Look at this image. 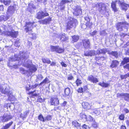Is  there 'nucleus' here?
Masks as SVG:
<instances>
[{"label": "nucleus", "mask_w": 129, "mask_h": 129, "mask_svg": "<svg viewBox=\"0 0 129 129\" xmlns=\"http://www.w3.org/2000/svg\"><path fill=\"white\" fill-rule=\"evenodd\" d=\"M93 122L92 124V126L94 128L97 127L98 126L97 123L94 121Z\"/></svg>", "instance_id": "obj_51"}, {"label": "nucleus", "mask_w": 129, "mask_h": 129, "mask_svg": "<svg viewBox=\"0 0 129 129\" xmlns=\"http://www.w3.org/2000/svg\"><path fill=\"white\" fill-rule=\"evenodd\" d=\"M13 9V7H9L8 9V11L7 13L8 15L9 14H11L12 12V9Z\"/></svg>", "instance_id": "obj_42"}, {"label": "nucleus", "mask_w": 129, "mask_h": 129, "mask_svg": "<svg viewBox=\"0 0 129 129\" xmlns=\"http://www.w3.org/2000/svg\"><path fill=\"white\" fill-rule=\"evenodd\" d=\"M76 82L77 86H78L79 85L81 84L82 83L81 80L79 79H77L76 81Z\"/></svg>", "instance_id": "obj_44"}, {"label": "nucleus", "mask_w": 129, "mask_h": 129, "mask_svg": "<svg viewBox=\"0 0 129 129\" xmlns=\"http://www.w3.org/2000/svg\"><path fill=\"white\" fill-rule=\"evenodd\" d=\"M85 121H89L91 122H93L94 121L93 118L90 116H89L87 117V118L85 119Z\"/></svg>", "instance_id": "obj_35"}, {"label": "nucleus", "mask_w": 129, "mask_h": 129, "mask_svg": "<svg viewBox=\"0 0 129 129\" xmlns=\"http://www.w3.org/2000/svg\"><path fill=\"white\" fill-rule=\"evenodd\" d=\"M82 127L83 128H84L85 129H88V128H89V127L87 125L85 124H83L82 126Z\"/></svg>", "instance_id": "obj_62"}, {"label": "nucleus", "mask_w": 129, "mask_h": 129, "mask_svg": "<svg viewBox=\"0 0 129 129\" xmlns=\"http://www.w3.org/2000/svg\"><path fill=\"white\" fill-rule=\"evenodd\" d=\"M115 2L116 3L118 4L120 6H121L124 3L123 0L121 1L119 0H116Z\"/></svg>", "instance_id": "obj_38"}, {"label": "nucleus", "mask_w": 129, "mask_h": 129, "mask_svg": "<svg viewBox=\"0 0 129 129\" xmlns=\"http://www.w3.org/2000/svg\"><path fill=\"white\" fill-rule=\"evenodd\" d=\"M19 41H16L15 42V45L16 47H18L19 46Z\"/></svg>", "instance_id": "obj_64"}, {"label": "nucleus", "mask_w": 129, "mask_h": 129, "mask_svg": "<svg viewBox=\"0 0 129 129\" xmlns=\"http://www.w3.org/2000/svg\"><path fill=\"white\" fill-rule=\"evenodd\" d=\"M7 20V18L4 15H2L0 17V20L6 21Z\"/></svg>", "instance_id": "obj_48"}, {"label": "nucleus", "mask_w": 129, "mask_h": 129, "mask_svg": "<svg viewBox=\"0 0 129 129\" xmlns=\"http://www.w3.org/2000/svg\"><path fill=\"white\" fill-rule=\"evenodd\" d=\"M12 118L11 115L9 114L5 113L0 116V122H5L10 120Z\"/></svg>", "instance_id": "obj_5"}, {"label": "nucleus", "mask_w": 129, "mask_h": 129, "mask_svg": "<svg viewBox=\"0 0 129 129\" xmlns=\"http://www.w3.org/2000/svg\"><path fill=\"white\" fill-rule=\"evenodd\" d=\"M50 102L51 105L54 106H57L59 104V100L57 97L51 98Z\"/></svg>", "instance_id": "obj_11"}, {"label": "nucleus", "mask_w": 129, "mask_h": 129, "mask_svg": "<svg viewBox=\"0 0 129 129\" xmlns=\"http://www.w3.org/2000/svg\"><path fill=\"white\" fill-rule=\"evenodd\" d=\"M64 92L66 96H68L70 93V89L69 88H67L65 89Z\"/></svg>", "instance_id": "obj_37"}, {"label": "nucleus", "mask_w": 129, "mask_h": 129, "mask_svg": "<svg viewBox=\"0 0 129 129\" xmlns=\"http://www.w3.org/2000/svg\"><path fill=\"white\" fill-rule=\"evenodd\" d=\"M100 35L102 36H105L106 35L105 30H102L100 32Z\"/></svg>", "instance_id": "obj_47"}, {"label": "nucleus", "mask_w": 129, "mask_h": 129, "mask_svg": "<svg viewBox=\"0 0 129 129\" xmlns=\"http://www.w3.org/2000/svg\"><path fill=\"white\" fill-rule=\"evenodd\" d=\"M38 119L40 120L43 122L45 121V118H44L41 114H40L38 116Z\"/></svg>", "instance_id": "obj_43"}, {"label": "nucleus", "mask_w": 129, "mask_h": 129, "mask_svg": "<svg viewBox=\"0 0 129 129\" xmlns=\"http://www.w3.org/2000/svg\"><path fill=\"white\" fill-rule=\"evenodd\" d=\"M43 78V77L41 74H39L37 76V79L41 80Z\"/></svg>", "instance_id": "obj_50"}, {"label": "nucleus", "mask_w": 129, "mask_h": 129, "mask_svg": "<svg viewBox=\"0 0 129 129\" xmlns=\"http://www.w3.org/2000/svg\"><path fill=\"white\" fill-rule=\"evenodd\" d=\"M123 98L126 101L129 102V94L124 93Z\"/></svg>", "instance_id": "obj_27"}, {"label": "nucleus", "mask_w": 129, "mask_h": 129, "mask_svg": "<svg viewBox=\"0 0 129 129\" xmlns=\"http://www.w3.org/2000/svg\"><path fill=\"white\" fill-rule=\"evenodd\" d=\"M13 122V121H11L8 123L6 124L4 126H3L1 129H8L11 126Z\"/></svg>", "instance_id": "obj_23"}, {"label": "nucleus", "mask_w": 129, "mask_h": 129, "mask_svg": "<svg viewBox=\"0 0 129 129\" xmlns=\"http://www.w3.org/2000/svg\"><path fill=\"white\" fill-rule=\"evenodd\" d=\"M123 67L124 68L127 69L129 70V63L124 66Z\"/></svg>", "instance_id": "obj_61"}, {"label": "nucleus", "mask_w": 129, "mask_h": 129, "mask_svg": "<svg viewBox=\"0 0 129 129\" xmlns=\"http://www.w3.org/2000/svg\"><path fill=\"white\" fill-rule=\"evenodd\" d=\"M124 116L123 114L120 115L119 117V118L121 120H123L124 117Z\"/></svg>", "instance_id": "obj_60"}, {"label": "nucleus", "mask_w": 129, "mask_h": 129, "mask_svg": "<svg viewBox=\"0 0 129 129\" xmlns=\"http://www.w3.org/2000/svg\"><path fill=\"white\" fill-rule=\"evenodd\" d=\"M83 46L86 49L90 48V45L88 39H86L82 41Z\"/></svg>", "instance_id": "obj_15"}, {"label": "nucleus", "mask_w": 129, "mask_h": 129, "mask_svg": "<svg viewBox=\"0 0 129 129\" xmlns=\"http://www.w3.org/2000/svg\"><path fill=\"white\" fill-rule=\"evenodd\" d=\"M48 15L49 14L47 13H44L43 11H40L37 13V18L38 19H40Z\"/></svg>", "instance_id": "obj_9"}, {"label": "nucleus", "mask_w": 129, "mask_h": 129, "mask_svg": "<svg viewBox=\"0 0 129 129\" xmlns=\"http://www.w3.org/2000/svg\"><path fill=\"white\" fill-rule=\"evenodd\" d=\"M10 3V1L5 0L4 1V3L5 5H8Z\"/></svg>", "instance_id": "obj_49"}, {"label": "nucleus", "mask_w": 129, "mask_h": 129, "mask_svg": "<svg viewBox=\"0 0 129 129\" xmlns=\"http://www.w3.org/2000/svg\"><path fill=\"white\" fill-rule=\"evenodd\" d=\"M111 7L113 9V10L115 12H116L117 11V9L116 7L115 2H113L111 5Z\"/></svg>", "instance_id": "obj_26"}, {"label": "nucleus", "mask_w": 129, "mask_h": 129, "mask_svg": "<svg viewBox=\"0 0 129 129\" xmlns=\"http://www.w3.org/2000/svg\"><path fill=\"white\" fill-rule=\"evenodd\" d=\"M96 6L98 7L99 11L101 14L104 15H107L106 14L108 13V12L105 4L102 3H99L96 4Z\"/></svg>", "instance_id": "obj_3"}, {"label": "nucleus", "mask_w": 129, "mask_h": 129, "mask_svg": "<svg viewBox=\"0 0 129 129\" xmlns=\"http://www.w3.org/2000/svg\"><path fill=\"white\" fill-rule=\"evenodd\" d=\"M108 49L106 48L101 49H98L96 51V55H98L97 56L95 57V59L96 60L101 59L103 60L105 59L106 57L105 56H99V55L101 54H105L106 52H107Z\"/></svg>", "instance_id": "obj_2"}, {"label": "nucleus", "mask_w": 129, "mask_h": 129, "mask_svg": "<svg viewBox=\"0 0 129 129\" xmlns=\"http://www.w3.org/2000/svg\"><path fill=\"white\" fill-rule=\"evenodd\" d=\"M35 91H33L30 92V94H32L33 96H38V94H37L36 93H34V92H35Z\"/></svg>", "instance_id": "obj_58"}, {"label": "nucleus", "mask_w": 129, "mask_h": 129, "mask_svg": "<svg viewBox=\"0 0 129 129\" xmlns=\"http://www.w3.org/2000/svg\"><path fill=\"white\" fill-rule=\"evenodd\" d=\"M57 46H51L50 47V50L52 52H56Z\"/></svg>", "instance_id": "obj_40"}, {"label": "nucleus", "mask_w": 129, "mask_h": 129, "mask_svg": "<svg viewBox=\"0 0 129 129\" xmlns=\"http://www.w3.org/2000/svg\"><path fill=\"white\" fill-rule=\"evenodd\" d=\"M49 82L50 81L48 79L47 77H46L42 82L39 84V85H44L45 84L49 83Z\"/></svg>", "instance_id": "obj_24"}, {"label": "nucleus", "mask_w": 129, "mask_h": 129, "mask_svg": "<svg viewBox=\"0 0 129 129\" xmlns=\"http://www.w3.org/2000/svg\"><path fill=\"white\" fill-rule=\"evenodd\" d=\"M69 2V1L68 0H62L60 3L59 5L65 6V4Z\"/></svg>", "instance_id": "obj_34"}, {"label": "nucleus", "mask_w": 129, "mask_h": 129, "mask_svg": "<svg viewBox=\"0 0 129 129\" xmlns=\"http://www.w3.org/2000/svg\"><path fill=\"white\" fill-rule=\"evenodd\" d=\"M42 61L43 62L46 63L48 64H50L51 62L49 58L46 57L43 58H42Z\"/></svg>", "instance_id": "obj_32"}, {"label": "nucleus", "mask_w": 129, "mask_h": 129, "mask_svg": "<svg viewBox=\"0 0 129 129\" xmlns=\"http://www.w3.org/2000/svg\"><path fill=\"white\" fill-rule=\"evenodd\" d=\"M82 105L83 108L85 109H89L91 107L90 105L87 102H83L82 103Z\"/></svg>", "instance_id": "obj_19"}, {"label": "nucleus", "mask_w": 129, "mask_h": 129, "mask_svg": "<svg viewBox=\"0 0 129 129\" xmlns=\"http://www.w3.org/2000/svg\"><path fill=\"white\" fill-rule=\"evenodd\" d=\"M127 35L126 34H124L123 33H121L120 34V35L121 37V41H125V40H124V39L123 38L124 37H126V36Z\"/></svg>", "instance_id": "obj_41"}, {"label": "nucleus", "mask_w": 129, "mask_h": 129, "mask_svg": "<svg viewBox=\"0 0 129 129\" xmlns=\"http://www.w3.org/2000/svg\"><path fill=\"white\" fill-rule=\"evenodd\" d=\"M84 19L87 22H88L90 21V18L89 16H87L85 17Z\"/></svg>", "instance_id": "obj_53"}, {"label": "nucleus", "mask_w": 129, "mask_h": 129, "mask_svg": "<svg viewBox=\"0 0 129 129\" xmlns=\"http://www.w3.org/2000/svg\"><path fill=\"white\" fill-rule=\"evenodd\" d=\"M5 87V85L4 84H0V91L2 93L9 95L11 92L9 90V87Z\"/></svg>", "instance_id": "obj_7"}, {"label": "nucleus", "mask_w": 129, "mask_h": 129, "mask_svg": "<svg viewBox=\"0 0 129 129\" xmlns=\"http://www.w3.org/2000/svg\"><path fill=\"white\" fill-rule=\"evenodd\" d=\"M93 113L95 114L96 115H100L101 113L100 111L98 109H94L93 110Z\"/></svg>", "instance_id": "obj_33"}, {"label": "nucleus", "mask_w": 129, "mask_h": 129, "mask_svg": "<svg viewBox=\"0 0 129 129\" xmlns=\"http://www.w3.org/2000/svg\"><path fill=\"white\" fill-rule=\"evenodd\" d=\"M19 58H15V59H13V57H12V58H11L9 59V61H14L16 60H19Z\"/></svg>", "instance_id": "obj_59"}, {"label": "nucleus", "mask_w": 129, "mask_h": 129, "mask_svg": "<svg viewBox=\"0 0 129 129\" xmlns=\"http://www.w3.org/2000/svg\"><path fill=\"white\" fill-rule=\"evenodd\" d=\"M86 22V26L89 27L92 24V23L90 22V21H89V22Z\"/></svg>", "instance_id": "obj_52"}, {"label": "nucleus", "mask_w": 129, "mask_h": 129, "mask_svg": "<svg viewBox=\"0 0 129 129\" xmlns=\"http://www.w3.org/2000/svg\"><path fill=\"white\" fill-rule=\"evenodd\" d=\"M73 125L75 126V128H78V129H80V124H79L78 122L76 121H74L72 122Z\"/></svg>", "instance_id": "obj_21"}, {"label": "nucleus", "mask_w": 129, "mask_h": 129, "mask_svg": "<svg viewBox=\"0 0 129 129\" xmlns=\"http://www.w3.org/2000/svg\"><path fill=\"white\" fill-rule=\"evenodd\" d=\"M52 118L51 116L50 115H47L45 118V121H49Z\"/></svg>", "instance_id": "obj_45"}, {"label": "nucleus", "mask_w": 129, "mask_h": 129, "mask_svg": "<svg viewBox=\"0 0 129 129\" xmlns=\"http://www.w3.org/2000/svg\"><path fill=\"white\" fill-rule=\"evenodd\" d=\"M88 80L93 83H96L98 81V79L91 75L88 77Z\"/></svg>", "instance_id": "obj_14"}, {"label": "nucleus", "mask_w": 129, "mask_h": 129, "mask_svg": "<svg viewBox=\"0 0 129 129\" xmlns=\"http://www.w3.org/2000/svg\"><path fill=\"white\" fill-rule=\"evenodd\" d=\"M64 51V49L61 48L59 46H57V50L56 52L59 53H61L62 52Z\"/></svg>", "instance_id": "obj_31"}, {"label": "nucleus", "mask_w": 129, "mask_h": 129, "mask_svg": "<svg viewBox=\"0 0 129 129\" xmlns=\"http://www.w3.org/2000/svg\"><path fill=\"white\" fill-rule=\"evenodd\" d=\"M77 24V21L76 19H72V20L69 22L67 25V29H71V28H74Z\"/></svg>", "instance_id": "obj_6"}, {"label": "nucleus", "mask_w": 129, "mask_h": 129, "mask_svg": "<svg viewBox=\"0 0 129 129\" xmlns=\"http://www.w3.org/2000/svg\"><path fill=\"white\" fill-rule=\"evenodd\" d=\"M51 20V18L50 17H49L47 18H46L45 19L43 20H39V22L40 24H47L49 23L50 21Z\"/></svg>", "instance_id": "obj_17"}, {"label": "nucleus", "mask_w": 129, "mask_h": 129, "mask_svg": "<svg viewBox=\"0 0 129 129\" xmlns=\"http://www.w3.org/2000/svg\"><path fill=\"white\" fill-rule=\"evenodd\" d=\"M59 38L61 41H66L68 39V38L66 36L64 33L60 34L58 37Z\"/></svg>", "instance_id": "obj_16"}, {"label": "nucleus", "mask_w": 129, "mask_h": 129, "mask_svg": "<svg viewBox=\"0 0 129 129\" xmlns=\"http://www.w3.org/2000/svg\"><path fill=\"white\" fill-rule=\"evenodd\" d=\"M78 92L79 93H81L83 92V88L82 87L79 88L78 90Z\"/></svg>", "instance_id": "obj_63"}, {"label": "nucleus", "mask_w": 129, "mask_h": 129, "mask_svg": "<svg viewBox=\"0 0 129 129\" xmlns=\"http://www.w3.org/2000/svg\"><path fill=\"white\" fill-rule=\"evenodd\" d=\"M117 29L119 31H122L123 30V28H124L126 30L129 28V25L125 22H120L117 24Z\"/></svg>", "instance_id": "obj_4"}, {"label": "nucleus", "mask_w": 129, "mask_h": 129, "mask_svg": "<svg viewBox=\"0 0 129 129\" xmlns=\"http://www.w3.org/2000/svg\"><path fill=\"white\" fill-rule=\"evenodd\" d=\"M8 100L10 101H14L15 100V98L14 96L11 92L8 95Z\"/></svg>", "instance_id": "obj_22"}, {"label": "nucleus", "mask_w": 129, "mask_h": 129, "mask_svg": "<svg viewBox=\"0 0 129 129\" xmlns=\"http://www.w3.org/2000/svg\"><path fill=\"white\" fill-rule=\"evenodd\" d=\"M34 23V22H29L26 23L24 27H25V30L26 32L31 30L32 28V26Z\"/></svg>", "instance_id": "obj_8"}, {"label": "nucleus", "mask_w": 129, "mask_h": 129, "mask_svg": "<svg viewBox=\"0 0 129 129\" xmlns=\"http://www.w3.org/2000/svg\"><path fill=\"white\" fill-rule=\"evenodd\" d=\"M124 93H118L117 94V96L118 97H121L123 98Z\"/></svg>", "instance_id": "obj_55"}, {"label": "nucleus", "mask_w": 129, "mask_h": 129, "mask_svg": "<svg viewBox=\"0 0 129 129\" xmlns=\"http://www.w3.org/2000/svg\"><path fill=\"white\" fill-rule=\"evenodd\" d=\"M72 41L73 42L77 41L79 39V37L78 36L74 35L72 36Z\"/></svg>", "instance_id": "obj_28"}, {"label": "nucleus", "mask_w": 129, "mask_h": 129, "mask_svg": "<svg viewBox=\"0 0 129 129\" xmlns=\"http://www.w3.org/2000/svg\"><path fill=\"white\" fill-rule=\"evenodd\" d=\"M119 63L118 61L117 60H113L111 61V64L110 66V67L112 68H116L118 65Z\"/></svg>", "instance_id": "obj_18"}, {"label": "nucleus", "mask_w": 129, "mask_h": 129, "mask_svg": "<svg viewBox=\"0 0 129 129\" xmlns=\"http://www.w3.org/2000/svg\"><path fill=\"white\" fill-rule=\"evenodd\" d=\"M27 112L26 111H25L24 112L23 114L21 113L20 115V117L21 118H22V119L25 118L26 116Z\"/></svg>", "instance_id": "obj_36"}, {"label": "nucleus", "mask_w": 129, "mask_h": 129, "mask_svg": "<svg viewBox=\"0 0 129 129\" xmlns=\"http://www.w3.org/2000/svg\"><path fill=\"white\" fill-rule=\"evenodd\" d=\"M128 62H129V57H125L123 58V60L121 62V64L124 65Z\"/></svg>", "instance_id": "obj_29"}, {"label": "nucleus", "mask_w": 129, "mask_h": 129, "mask_svg": "<svg viewBox=\"0 0 129 129\" xmlns=\"http://www.w3.org/2000/svg\"><path fill=\"white\" fill-rule=\"evenodd\" d=\"M97 31L96 30L94 31L93 32H90V34L92 36H93L94 35H96L97 33Z\"/></svg>", "instance_id": "obj_54"}, {"label": "nucleus", "mask_w": 129, "mask_h": 129, "mask_svg": "<svg viewBox=\"0 0 129 129\" xmlns=\"http://www.w3.org/2000/svg\"><path fill=\"white\" fill-rule=\"evenodd\" d=\"M82 13V9L80 7L78 6H77L74 12H73V14L75 16H78L81 15Z\"/></svg>", "instance_id": "obj_12"}, {"label": "nucleus", "mask_w": 129, "mask_h": 129, "mask_svg": "<svg viewBox=\"0 0 129 129\" xmlns=\"http://www.w3.org/2000/svg\"><path fill=\"white\" fill-rule=\"evenodd\" d=\"M110 55H112L117 58L118 56V53L116 51H113L110 50L108 49L107 52Z\"/></svg>", "instance_id": "obj_20"}, {"label": "nucleus", "mask_w": 129, "mask_h": 129, "mask_svg": "<svg viewBox=\"0 0 129 129\" xmlns=\"http://www.w3.org/2000/svg\"><path fill=\"white\" fill-rule=\"evenodd\" d=\"M95 55H96V51L94 50L87 51L84 53V55L86 56H92Z\"/></svg>", "instance_id": "obj_13"}, {"label": "nucleus", "mask_w": 129, "mask_h": 129, "mask_svg": "<svg viewBox=\"0 0 129 129\" xmlns=\"http://www.w3.org/2000/svg\"><path fill=\"white\" fill-rule=\"evenodd\" d=\"M98 84L101 86L105 87H107L109 85V84L107 83H105L104 82H100Z\"/></svg>", "instance_id": "obj_25"}, {"label": "nucleus", "mask_w": 129, "mask_h": 129, "mask_svg": "<svg viewBox=\"0 0 129 129\" xmlns=\"http://www.w3.org/2000/svg\"><path fill=\"white\" fill-rule=\"evenodd\" d=\"M128 4L124 3L123 5L121 6L122 9L126 11L127 9V7Z\"/></svg>", "instance_id": "obj_39"}, {"label": "nucleus", "mask_w": 129, "mask_h": 129, "mask_svg": "<svg viewBox=\"0 0 129 129\" xmlns=\"http://www.w3.org/2000/svg\"><path fill=\"white\" fill-rule=\"evenodd\" d=\"M5 33L6 35L14 38H16V37L18 34L17 32L13 30H12L11 31H6L5 32Z\"/></svg>", "instance_id": "obj_10"}, {"label": "nucleus", "mask_w": 129, "mask_h": 129, "mask_svg": "<svg viewBox=\"0 0 129 129\" xmlns=\"http://www.w3.org/2000/svg\"><path fill=\"white\" fill-rule=\"evenodd\" d=\"M80 117L82 119H84V121H85V119L87 118V117L86 116L85 114L81 113L80 115Z\"/></svg>", "instance_id": "obj_46"}, {"label": "nucleus", "mask_w": 129, "mask_h": 129, "mask_svg": "<svg viewBox=\"0 0 129 129\" xmlns=\"http://www.w3.org/2000/svg\"><path fill=\"white\" fill-rule=\"evenodd\" d=\"M29 57L28 56H25V54L22 55L20 58L19 63L20 64H23V66L29 69V71L32 73L33 72H35L37 70L36 66L31 64V61L30 60H26Z\"/></svg>", "instance_id": "obj_1"}, {"label": "nucleus", "mask_w": 129, "mask_h": 129, "mask_svg": "<svg viewBox=\"0 0 129 129\" xmlns=\"http://www.w3.org/2000/svg\"><path fill=\"white\" fill-rule=\"evenodd\" d=\"M20 71L21 73L23 74H25L26 72V71L22 68L20 69Z\"/></svg>", "instance_id": "obj_56"}, {"label": "nucleus", "mask_w": 129, "mask_h": 129, "mask_svg": "<svg viewBox=\"0 0 129 129\" xmlns=\"http://www.w3.org/2000/svg\"><path fill=\"white\" fill-rule=\"evenodd\" d=\"M35 8V7L32 3H30L29 4L28 9L29 11H30V9L31 10H32L33 9H34Z\"/></svg>", "instance_id": "obj_30"}, {"label": "nucleus", "mask_w": 129, "mask_h": 129, "mask_svg": "<svg viewBox=\"0 0 129 129\" xmlns=\"http://www.w3.org/2000/svg\"><path fill=\"white\" fill-rule=\"evenodd\" d=\"M59 6L60 7V9L61 10L63 11L64 10L65 7V6L60 5H59Z\"/></svg>", "instance_id": "obj_57"}]
</instances>
